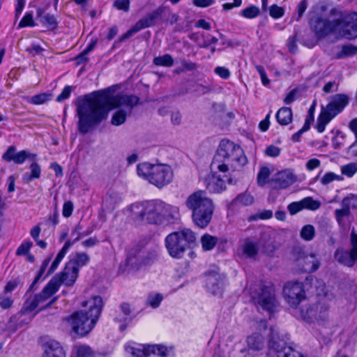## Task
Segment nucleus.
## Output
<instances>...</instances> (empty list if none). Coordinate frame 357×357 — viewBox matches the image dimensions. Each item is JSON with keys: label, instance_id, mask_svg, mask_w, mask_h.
Returning a JSON list of instances; mask_svg holds the SVG:
<instances>
[{"label": "nucleus", "instance_id": "obj_1", "mask_svg": "<svg viewBox=\"0 0 357 357\" xmlns=\"http://www.w3.org/2000/svg\"><path fill=\"white\" fill-rule=\"evenodd\" d=\"M139 98L135 95L112 96L109 89L94 92L76 103L77 129L83 135L88 133L107 119L110 107L125 106L130 114L132 108L139 103Z\"/></svg>", "mask_w": 357, "mask_h": 357}, {"label": "nucleus", "instance_id": "obj_2", "mask_svg": "<svg viewBox=\"0 0 357 357\" xmlns=\"http://www.w3.org/2000/svg\"><path fill=\"white\" fill-rule=\"evenodd\" d=\"M127 211L139 225H168L180 220L178 206L158 200L135 202L127 208Z\"/></svg>", "mask_w": 357, "mask_h": 357}, {"label": "nucleus", "instance_id": "obj_3", "mask_svg": "<svg viewBox=\"0 0 357 357\" xmlns=\"http://www.w3.org/2000/svg\"><path fill=\"white\" fill-rule=\"evenodd\" d=\"M87 305H89V315L83 310H80L66 318L72 331L81 336L87 335L93 328L102 311V299L100 296H96L89 301H84L82 304L83 307Z\"/></svg>", "mask_w": 357, "mask_h": 357}, {"label": "nucleus", "instance_id": "obj_4", "mask_svg": "<svg viewBox=\"0 0 357 357\" xmlns=\"http://www.w3.org/2000/svg\"><path fill=\"white\" fill-rule=\"evenodd\" d=\"M247 158L242 149L233 142L224 139L220 142L211 166L220 172H226L231 169H237L245 165Z\"/></svg>", "mask_w": 357, "mask_h": 357}, {"label": "nucleus", "instance_id": "obj_5", "mask_svg": "<svg viewBox=\"0 0 357 357\" xmlns=\"http://www.w3.org/2000/svg\"><path fill=\"white\" fill-rule=\"evenodd\" d=\"M185 206L192 211L193 222L199 228H206L211 221L214 204L204 190H197L190 195L185 202Z\"/></svg>", "mask_w": 357, "mask_h": 357}, {"label": "nucleus", "instance_id": "obj_6", "mask_svg": "<svg viewBox=\"0 0 357 357\" xmlns=\"http://www.w3.org/2000/svg\"><path fill=\"white\" fill-rule=\"evenodd\" d=\"M137 175L158 188L170 183L173 179V170L165 164L142 162L137 167Z\"/></svg>", "mask_w": 357, "mask_h": 357}, {"label": "nucleus", "instance_id": "obj_7", "mask_svg": "<svg viewBox=\"0 0 357 357\" xmlns=\"http://www.w3.org/2000/svg\"><path fill=\"white\" fill-rule=\"evenodd\" d=\"M195 236L189 229L169 234L165 238V246L169 255L174 258H181L189 249L188 243L195 241Z\"/></svg>", "mask_w": 357, "mask_h": 357}, {"label": "nucleus", "instance_id": "obj_8", "mask_svg": "<svg viewBox=\"0 0 357 357\" xmlns=\"http://www.w3.org/2000/svg\"><path fill=\"white\" fill-rule=\"evenodd\" d=\"M349 98L344 94H336L320 113L317 124L319 132H323L326 126L348 105Z\"/></svg>", "mask_w": 357, "mask_h": 357}, {"label": "nucleus", "instance_id": "obj_9", "mask_svg": "<svg viewBox=\"0 0 357 357\" xmlns=\"http://www.w3.org/2000/svg\"><path fill=\"white\" fill-rule=\"evenodd\" d=\"M344 24V19L331 21L327 19L316 17L312 19L310 22L311 28L319 38L325 37L334 31H337L342 36Z\"/></svg>", "mask_w": 357, "mask_h": 357}, {"label": "nucleus", "instance_id": "obj_10", "mask_svg": "<svg viewBox=\"0 0 357 357\" xmlns=\"http://www.w3.org/2000/svg\"><path fill=\"white\" fill-rule=\"evenodd\" d=\"M328 310V305L319 303L303 307L301 314L302 318L307 322L316 321L319 324H324L329 321Z\"/></svg>", "mask_w": 357, "mask_h": 357}, {"label": "nucleus", "instance_id": "obj_11", "mask_svg": "<svg viewBox=\"0 0 357 357\" xmlns=\"http://www.w3.org/2000/svg\"><path fill=\"white\" fill-rule=\"evenodd\" d=\"M284 296L291 306H297L305 298L303 284L298 282H287L283 289Z\"/></svg>", "mask_w": 357, "mask_h": 357}, {"label": "nucleus", "instance_id": "obj_12", "mask_svg": "<svg viewBox=\"0 0 357 357\" xmlns=\"http://www.w3.org/2000/svg\"><path fill=\"white\" fill-rule=\"evenodd\" d=\"M257 304L264 310L273 312L278 306L275 290L272 287H265L257 298Z\"/></svg>", "mask_w": 357, "mask_h": 357}, {"label": "nucleus", "instance_id": "obj_13", "mask_svg": "<svg viewBox=\"0 0 357 357\" xmlns=\"http://www.w3.org/2000/svg\"><path fill=\"white\" fill-rule=\"evenodd\" d=\"M15 151V146H10L3 155V159L7 162L13 161L16 164H22L28 158L34 160L36 157V154L31 153L26 150L17 153Z\"/></svg>", "mask_w": 357, "mask_h": 357}, {"label": "nucleus", "instance_id": "obj_14", "mask_svg": "<svg viewBox=\"0 0 357 357\" xmlns=\"http://www.w3.org/2000/svg\"><path fill=\"white\" fill-rule=\"evenodd\" d=\"M296 180V176L291 169H284L278 172L273 181L275 187L284 189L292 185Z\"/></svg>", "mask_w": 357, "mask_h": 357}, {"label": "nucleus", "instance_id": "obj_15", "mask_svg": "<svg viewBox=\"0 0 357 357\" xmlns=\"http://www.w3.org/2000/svg\"><path fill=\"white\" fill-rule=\"evenodd\" d=\"M344 29L342 37L352 39L357 37V13H351L344 18Z\"/></svg>", "mask_w": 357, "mask_h": 357}, {"label": "nucleus", "instance_id": "obj_16", "mask_svg": "<svg viewBox=\"0 0 357 357\" xmlns=\"http://www.w3.org/2000/svg\"><path fill=\"white\" fill-rule=\"evenodd\" d=\"M78 272L73 263H67L61 275H56V276L59 278L61 284L72 286L78 276Z\"/></svg>", "mask_w": 357, "mask_h": 357}, {"label": "nucleus", "instance_id": "obj_17", "mask_svg": "<svg viewBox=\"0 0 357 357\" xmlns=\"http://www.w3.org/2000/svg\"><path fill=\"white\" fill-rule=\"evenodd\" d=\"M45 357H65V351L60 343L51 340L44 344Z\"/></svg>", "mask_w": 357, "mask_h": 357}, {"label": "nucleus", "instance_id": "obj_18", "mask_svg": "<svg viewBox=\"0 0 357 357\" xmlns=\"http://www.w3.org/2000/svg\"><path fill=\"white\" fill-rule=\"evenodd\" d=\"M154 26L153 23L150 20V17L146 15L144 17L140 19L130 30L123 34L120 40L123 41L129 38L134 33L139 31L140 30Z\"/></svg>", "mask_w": 357, "mask_h": 357}, {"label": "nucleus", "instance_id": "obj_19", "mask_svg": "<svg viewBox=\"0 0 357 357\" xmlns=\"http://www.w3.org/2000/svg\"><path fill=\"white\" fill-rule=\"evenodd\" d=\"M335 259L340 264L351 268L357 260L354 259V257L351 255L349 251L344 250L342 248H337L334 254Z\"/></svg>", "mask_w": 357, "mask_h": 357}, {"label": "nucleus", "instance_id": "obj_20", "mask_svg": "<svg viewBox=\"0 0 357 357\" xmlns=\"http://www.w3.org/2000/svg\"><path fill=\"white\" fill-rule=\"evenodd\" d=\"M206 286L213 294H220L222 286L220 275L215 272L208 273L206 276Z\"/></svg>", "mask_w": 357, "mask_h": 357}, {"label": "nucleus", "instance_id": "obj_21", "mask_svg": "<svg viewBox=\"0 0 357 357\" xmlns=\"http://www.w3.org/2000/svg\"><path fill=\"white\" fill-rule=\"evenodd\" d=\"M48 298H49L41 291L40 294L36 295L34 298H30L26 301L21 312L22 314H27L33 311L40 303L45 302Z\"/></svg>", "mask_w": 357, "mask_h": 357}, {"label": "nucleus", "instance_id": "obj_22", "mask_svg": "<svg viewBox=\"0 0 357 357\" xmlns=\"http://www.w3.org/2000/svg\"><path fill=\"white\" fill-rule=\"evenodd\" d=\"M206 188L213 193H219L225 189V181L215 175H211L206 180Z\"/></svg>", "mask_w": 357, "mask_h": 357}, {"label": "nucleus", "instance_id": "obj_23", "mask_svg": "<svg viewBox=\"0 0 357 357\" xmlns=\"http://www.w3.org/2000/svg\"><path fill=\"white\" fill-rule=\"evenodd\" d=\"M146 261L141 255L137 254L136 251L130 252L126 260V264L132 269H139L142 265H146Z\"/></svg>", "mask_w": 357, "mask_h": 357}, {"label": "nucleus", "instance_id": "obj_24", "mask_svg": "<svg viewBox=\"0 0 357 357\" xmlns=\"http://www.w3.org/2000/svg\"><path fill=\"white\" fill-rule=\"evenodd\" d=\"M248 346L255 351H259L264 348V339L259 333H253L247 339Z\"/></svg>", "mask_w": 357, "mask_h": 357}, {"label": "nucleus", "instance_id": "obj_25", "mask_svg": "<svg viewBox=\"0 0 357 357\" xmlns=\"http://www.w3.org/2000/svg\"><path fill=\"white\" fill-rule=\"evenodd\" d=\"M276 119L280 125H288L292 121V111L291 108L286 107L280 108L276 114Z\"/></svg>", "mask_w": 357, "mask_h": 357}, {"label": "nucleus", "instance_id": "obj_26", "mask_svg": "<svg viewBox=\"0 0 357 357\" xmlns=\"http://www.w3.org/2000/svg\"><path fill=\"white\" fill-rule=\"evenodd\" d=\"M61 286V282L56 276H54L42 290L44 295L49 298L54 294Z\"/></svg>", "mask_w": 357, "mask_h": 357}, {"label": "nucleus", "instance_id": "obj_27", "mask_svg": "<svg viewBox=\"0 0 357 357\" xmlns=\"http://www.w3.org/2000/svg\"><path fill=\"white\" fill-rule=\"evenodd\" d=\"M61 286V282L56 276H54L42 290L44 295L49 298L54 294Z\"/></svg>", "mask_w": 357, "mask_h": 357}, {"label": "nucleus", "instance_id": "obj_28", "mask_svg": "<svg viewBox=\"0 0 357 357\" xmlns=\"http://www.w3.org/2000/svg\"><path fill=\"white\" fill-rule=\"evenodd\" d=\"M243 252L249 258H255L258 254L257 244L250 239H246L243 245Z\"/></svg>", "mask_w": 357, "mask_h": 357}, {"label": "nucleus", "instance_id": "obj_29", "mask_svg": "<svg viewBox=\"0 0 357 357\" xmlns=\"http://www.w3.org/2000/svg\"><path fill=\"white\" fill-rule=\"evenodd\" d=\"M31 174H26L23 176V181L29 183L33 179L39 178L41 173V168L37 162H32L30 165Z\"/></svg>", "mask_w": 357, "mask_h": 357}, {"label": "nucleus", "instance_id": "obj_30", "mask_svg": "<svg viewBox=\"0 0 357 357\" xmlns=\"http://www.w3.org/2000/svg\"><path fill=\"white\" fill-rule=\"evenodd\" d=\"M303 268L305 271L314 272L317 271L319 267V262L315 259L313 255L310 256H305L303 258Z\"/></svg>", "mask_w": 357, "mask_h": 357}, {"label": "nucleus", "instance_id": "obj_31", "mask_svg": "<svg viewBox=\"0 0 357 357\" xmlns=\"http://www.w3.org/2000/svg\"><path fill=\"white\" fill-rule=\"evenodd\" d=\"M89 261V256L86 253H77L68 263H73L74 267L79 271L81 266H85Z\"/></svg>", "mask_w": 357, "mask_h": 357}, {"label": "nucleus", "instance_id": "obj_32", "mask_svg": "<svg viewBox=\"0 0 357 357\" xmlns=\"http://www.w3.org/2000/svg\"><path fill=\"white\" fill-rule=\"evenodd\" d=\"M218 242V238L215 236L205 234L201 238V243L202 248L205 251L212 250Z\"/></svg>", "mask_w": 357, "mask_h": 357}, {"label": "nucleus", "instance_id": "obj_33", "mask_svg": "<svg viewBox=\"0 0 357 357\" xmlns=\"http://www.w3.org/2000/svg\"><path fill=\"white\" fill-rule=\"evenodd\" d=\"M153 63L155 66L171 67L174 64V59L170 54H166L162 56L155 57Z\"/></svg>", "mask_w": 357, "mask_h": 357}, {"label": "nucleus", "instance_id": "obj_34", "mask_svg": "<svg viewBox=\"0 0 357 357\" xmlns=\"http://www.w3.org/2000/svg\"><path fill=\"white\" fill-rule=\"evenodd\" d=\"M128 112L124 109L117 110L112 116L111 123L114 126H120L125 123Z\"/></svg>", "mask_w": 357, "mask_h": 357}, {"label": "nucleus", "instance_id": "obj_35", "mask_svg": "<svg viewBox=\"0 0 357 357\" xmlns=\"http://www.w3.org/2000/svg\"><path fill=\"white\" fill-rule=\"evenodd\" d=\"M300 236L303 240L306 241H312L315 236V229L314 226L312 225H305L301 229Z\"/></svg>", "mask_w": 357, "mask_h": 357}, {"label": "nucleus", "instance_id": "obj_36", "mask_svg": "<svg viewBox=\"0 0 357 357\" xmlns=\"http://www.w3.org/2000/svg\"><path fill=\"white\" fill-rule=\"evenodd\" d=\"M357 54V47L349 45L342 47V50L337 54V58L351 56Z\"/></svg>", "mask_w": 357, "mask_h": 357}, {"label": "nucleus", "instance_id": "obj_37", "mask_svg": "<svg viewBox=\"0 0 357 357\" xmlns=\"http://www.w3.org/2000/svg\"><path fill=\"white\" fill-rule=\"evenodd\" d=\"M278 357H304L302 354L293 349L291 347H285L278 351Z\"/></svg>", "mask_w": 357, "mask_h": 357}, {"label": "nucleus", "instance_id": "obj_38", "mask_svg": "<svg viewBox=\"0 0 357 357\" xmlns=\"http://www.w3.org/2000/svg\"><path fill=\"white\" fill-rule=\"evenodd\" d=\"M77 357H93V351L88 345H79L75 347Z\"/></svg>", "mask_w": 357, "mask_h": 357}, {"label": "nucleus", "instance_id": "obj_39", "mask_svg": "<svg viewBox=\"0 0 357 357\" xmlns=\"http://www.w3.org/2000/svg\"><path fill=\"white\" fill-rule=\"evenodd\" d=\"M121 202V198L116 193L109 194L105 200V204L108 210H114L118 203Z\"/></svg>", "mask_w": 357, "mask_h": 357}, {"label": "nucleus", "instance_id": "obj_40", "mask_svg": "<svg viewBox=\"0 0 357 357\" xmlns=\"http://www.w3.org/2000/svg\"><path fill=\"white\" fill-rule=\"evenodd\" d=\"M301 204L303 208H307L312 211L318 209L321 205L319 201L314 200L310 197L303 199L301 200Z\"/></svg>", "mask_w": 357, "mask_h": 357}, {"label": "nucleus", "instance_id": "obj_41", "mask_svg": "<svg viewBox=\"0 0 357 357\" xmlns=\"http://www.w3.org/2000/svg\"><path fill=\"white\" fill-rule=\"evenodd\" d=\"M146 349L149 354H153L162 357L167 356V349L162 345H150Z\"/></svg>", "mask_w": 357, "mask_h": 357}, {"label": "nucleus", "instance_id": "obj_42", "mask_svg": "<svg viewBox=\"0 0 357 357\" xmlns=\"http://www.w3.org/2000/svg\"><path fill=\"white\" fill-rule=\"evenodd\" d=\"M341 172L348 177L353 176L357 172V162H350L341 167Z\"/></svg>", "mask_w": 357, "mask_h": 357}, {"label": "nucleus", "instance_id": "obj_43", "mask_svg": "<svg viewBox=\"0 0 357 357\" xmlns=\"http://www.w3.org/2000/svg\"><path fill=\"white\" fill-rule=\"evenodd\" d=\"M259 8L255 6H250L241 11V15L248 19L255 18L259 15Z\"/></svg>", "mask_w": 357, "mask_h": 357}, {"label": "nucleus", "instance_id": "obj_44", "mask_svg": "<svg viewBox=\"0 0 357 357\" xmlns=\"http://www.w3.org/2000/svg\"><path fill=\"white\" fill-rule=\"evenodd\" d=\"M162 298L163 296L160 294H150L147 298V303L153 308H157L160 305Z\"/></svg>", "mask_w": 357, "mask_h": 357}, {"label": "nucleus", "instance_id": "obj_45", "mask_svg": "<svg viewBox=\"0 0 357 357\" xmlns=\"http://www.w3.org/2000/svg\"><path fill=\"white\" fill-rule=\"evenodd\" d=\"M40 22L45 26L50 27L52 29H56L57 26V21L55 17L50 13L45 14L42 19H40Z\"/></svg>", "mask_w": 357, "mask_h": 357}, {"label": "nucleus", "instance_id": "obj_46", "mask_svg": "<svg viewBox=\"0 0 357 357\" xmlns=\"http://www.w3.org/2000/svg\"><path fill=\"white\" fill-rule=\"evenodd\" d=\"M126 351L135 357H149V355L150 354L147 351L146 348H144V349L142 350L140 349H136L131 346H127L126 347Z\"/></svg>", "mask_w": 357, "mask_h": 357}, {"label": "nucleus", "instance_id": "obj_47", "mask_svg": "<svg viewBox=\"0 0 357 357\" xmlns=\"http://www.w3.org/2000/svg\"><path fill=\"white\" fill-rule=\"evenodd\" d=\"M341 205H342V208L336 209L335 211V215L337 221L339 223L341 222V221L344 217H347V216L350 215V210L349 209V208L347 206H346L343 204V201H342Z\"/></svg>", "mask_w": 357, "mask_h": 357}, {"label": "nucleus", "instance_id": "obj_48", "mask_svg": "<svg viewBox=\"0 0 357 357\" xmlns=\"http://www.w3.org/2000/svg\"><path fill=\"white\" fill-rule=\"evenodd\" d=\"M254 198L249 194H241L235 199L236 203L241 204L244 206L250 205L253 203Z\"/></svg>", "mask_w": 357, "mask_h": 357}, {"label": "nucleus", "instance_id": "obj_49", "mask_svg": "<svg viewBox=\"0 0 357 357\" xmlns=\"http://www.w3.org/2000/svg\"><path fill=\"white\" fill-rule=\"evenodd\" d=\"M270 175V170L268 167H264L261 168L258 176H257V181L258 183L260 185H264L266 183V179Z\"/></svg>", "mask_w": 357, "mask_h": 357}, {"label": "nucleus", "instance_id": "obj_50", "mask_svg": "<svg viewBox=\"0 0 357 357\" xmlns=\"http://www.w3.org/2000/svg\"><path fill=\"white\" fill-rule=\"evenodd\" d=\"M343 204L350 208L357 209V195H350L349 196L344 197L343 199Z\"/></svg>", "mask_w": 357, "mask_h": 357}, {"label": "nucleus", "instance_id": "obj_51", "mask_svg": "<svg viewBox=\"0 0 357 357\" xmlns=\"http://www.w3.org/2000/svg\"><path fill=\"white\" fill-rule=\"evenodd\" d=\"M33 246V243L30 241L22 243L16 250L17 255H25L29 253V250Z\"/></svg>", "mask_w": 357, "mask_h": 357}, {"label": "nucleus", "instance_id": "obj_52", "mask_svg": "<svg viewBox=\"0 0 357 357\" xmlns=\"http://www.w3.org/2000/svg\"><path fill=\"white\" fill-rule=\"evenodd\" d=\"M284 9L276 4L272 5L269 8V14L273 18H280L284 15Z\"/></svg>", "mask_w": 357, "mask_h": 357}, {"label": "nucleus", "instance_id": "obj_53", "mask_svg": "<svg viewBox=\"0 0 357 357\" xmlns=\"http://www.w3.org/2000/svg\"><path fill=\"white\" fill-rule=\"evenodd\" d=\"M36 25L33 20V15L31 13H26L24 17L21 20L18 26L20 28L24 27V26H34Z\"/></svg>", "mask_w": 357, "mask_h": 357}, {"label": "nucleus", "instance_id": "obj_54", "mask_svg": "<svg viewBox=\"0 0 357 357\" xmlns=\"http://www.w3.org/2000/svg\"><path fill=\"white\" fill-rule=\"evenodd\" d=\"M164 11H165L164 7H159L156 10L149 13L147 15L150 17V20H151V22L155 25L156 24L157 20L161 17Z\"/></svg>", "mask_w": 357, "mask_h": 357}, {"label": "nucleus", "instance_id": "obj_55", "mask_svg": "<svg viewBox=\"0 0 357 357\" xmlns=\"http://www.w3.org/2000/svg\"><path fill=\"white\" fill-rule=\"evenodd\" d=\"M132 318L130 317H121L118 316L114 319V321L116 322H119L121 324L119 326V329L121 331H123L127 328L128 324L131 321Z\"/></svg>", "mask_w": 357, "mask_h": 357}, {"label": "nucleus", "instance_id": "obj_56", "mask_svg": "<svg viewBox=\"0 0 357 357\" xmlns=\"http://www.w3.org/2000/svg\"><path fill=\"white\" fill-rule=\"evenodd\" d=\"M50 95L40 93L32 97L31 102L34 105H40L45 103L49 98Z\"/></svg>", "mask_w": 357, "mask_h": 357}, {"label": "nucleus", "instance_id": "obj_57", "mask_svg": "<svg viewBox=\"0 0 357 357\" xmlns=\"http://www.w3.org/2000/svg\"><path fill=\"white\" fill-rule=\"evenodd\" d=\"M340 176L333 173L328 172L321 179V182L324 185H327L335 180H340Z\"/></svg>", "mask_w": 357, "mask_h": 357}, {"label": "nucleus", "instance_id": "obj_58", "mask_svg": "<svg viewBox=\"0 0 357 357\" xmlns=\"http://www.w3.org/2000/svg\"><path fill=\"white\" fill-rule=\"evenodd\" d=\"M302 209H303V208L301 201L292 202L288 206V210L291 215H295Z\"/></svg>", "mask_w": 357, "mask_h": 357}, {"label": "nucleus", "instance_id": "obj_59", "mask_svg": "<svg viewBox=\"0 0 357 357\" xmlns=\"http://www.w3.org/2000/svg\"><path fill=\"white\" fill-rule=\"evenodd\" d=\"M310 120L311 119L305 120V124L303 126V128L301 130H299L297 132H296L295 134L293 135L292 139L294 142H298L301 136L302 135V134L304 132H305V131L309 130Z\"/></svg>", "mask_w": 357, "mask_h": 357}, {"label": "nucleus", "instance_id": "obj_60", "mask_svg": "<svg viewBox=\"0 0 357 357\" xmlns=\"http://www.w3.org/2000/svg\"><path fill=\"white\" fill-rule=\"evenodd\" d=\"M114 6L119 10H122L126 12L128 11L130 7L129 0H116L114 3Z\"/></svg>", "mask_w": 357, "mask_h": 357}, {"label": "nucleus", "instance_id": "obj_61", "mask_svg": "<svg viewBox=\"0 0 357 357\" xmlns=\"http://www.w3.org/2000/svg\"><path fill=\"white\" fill-rule=\"evenodd\" d=\"M72 242H70V241H67L63 247L57 254L55 260L61 262V261L63 259V258L64 257L65 255L66 254L67 251L68 250L69 248L72 245Z\"/></svg>", "mask_w": 357, "mask_h": 357}, {"label": "nucleus", "instance_id": "obj_62", "mask_svg": "<svg viewBox=\"0 0 357 357\" xmlns=\"http://www.w3.org/2000/svg\"><path fill=\"white\" fill-rule=\"evenodd\" d=\"M216 75H218L219 77H220L222 79H227L230 76V72L229 70L222 66L216 67L214 70Z\"/></svg>", "mask_w": 357, "mask_h": 357}, {"label": "nucleus", "instance_id": "obj_63", "mask_svg": "<svg viewBox=\"0 0 357 357\" xmlns=\"http://www.w3.org/2000/svg\"><path fill=\"white\" fill-rule=\"evenodd\" d=\"M73 211V204L72 202H66L63 206L62 213L66 218H68L72 215Z\"/></svg>", "mask_w": 357, "mask_h": 357}, {"label": "nucleus", "instance_id": "obj_64", "mask_svg": "<svg viewBox=\"0 0 357 357\" xmlns=\"http://www.w3.org/2000/svg\"><path fill=\"white\" fill-rule=\"evenodd\" d=\"M265 153L270 157H277L280 153V149L275 146L271 145L266 149Z\"/></svg>", "mask_w": 357, "mask_h": 357}]
</instances>
